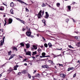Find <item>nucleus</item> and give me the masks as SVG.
<instances>
[{
  "label": "nucleus",
  "mask_w": 80,
  "mask_h": 80,
  "mask_svg": "<svg viewBox=\"0 0 80 80\" xmlns=\"http://www.w3.org/2000/svg\"><path fill=\"white\" fill-rule=\"evenodd\" d=\"M2 74H0V78H1V77H2Z\"/></svg>",
  "instance_id": "61"
},
{
  "label": "nucleus",
  "mask_w": 80,
  "mask_h": 80,
  "mask_svg": "<svg viewBox=\"0 0 80 80\" xmlns=\"http://www.w3.org/2000/svg\"><path fill=\"white\" fill-rule=\"evenodd\" d=\"M59 66H63V65H62V64H59Z\"/></svg>",
  "instance_id": "55"
},
{
  "label": "nucleus",
  "mask_w": 80,
  "mask_h": 80,
  "mask_svg": "<svg viewBox=\"0 0 80 80\" xmlns=\"http://www.w3.org/2000/svg\"><path fill=\"white\" fill-rule=\"evenodd\" d=\"M10 12L11 14H13V9H11L10 10Z\"/></svg>",
  "instance_id": "25"
},
{
  "label": "nucleus",
  "mask_w": 80,
  "mask_h": 80,
  "mask_svg": "<svg viewBox=\"0 0 80 80\" xmlns=\"http://www.w3.org/2000/svg\"><path fill=\"white\" fill-rule=\"evenodd\" d=\"M18 2H20V3H25V4H26V5H28V4H27L26 3L22 1L21 0H17Z\"/></svg>",
  "instance_id": "9"
},
{
  "label": "nucleus",
  "mask_w": 80,
  "mask_h": 80,
  "mask_svg": "<svg viewBox=\"0 0 80 80\" xmlns=\"http://www.w3.org/2000/svg\"><path fill=\"white\" fill-rule=\"evenodd\" d=\"M38 76H40V74L38 73L36 74L35 77H38Z\"/></svg>",
  "instance_id": "31"
},
{
  "label": "nucleus",
  "mask_w": 80,
  "mask_h": 80,
  "mask_svg": "<svg viewBox=\"0 0 80 80\" xmlns=\"http://www.w3.org/2000/svg\"><path fill=\"white\" fill-rule=\"evenodd\" d=\"M66 22H68V19H66Z\"/></svg>",
  "instance_id": "50"
},
{
  "label": "nucleus",
  "mask_w": 80,
  "mask_h": 80,
  "mask_svg": "<svg viewBox=\"0 0 80 80\" xmlns=\"http://www.w3.org/2000/svg\"><path fill=\"white\" fill-rule=\"evenodd\" d=\"M21 74V72H19L18 73V75H20Z\"/></svg>",
  "instance_id": "53"
},
{
  "label": "nucleus",
  "mask_w": 80,
  "mask_h": 80,
  "mask_svg": "<svg viewBox=\"0 0 80 80\" xmlns=\"http://www.w3.org/2000/svg\"><path fill=\"white\" fill-rule=\"evenodd\" d=\"M24 65H25V66H27V64L26 63H25L24 64Z\"/></svg>",
  "instance_id": "59"
},
{
  "label": "nucleus",
  "mask_w": 80,
  "mask_h": 80,
  "mask_svg": "<svg viewBox=\"0 0 80 80\" xmlns=\"http://www.w3.org/2000/svg\"><path fill=\"white\" fill-rule=\"evenodd\" d=\"M50 56H40V57H41V58H42L43 57H50Z\"/></svg>",
  "instance_id": "20"
},
{
  "label": "nucleus",
  "mask_w": 80,
  "mask_h": 80,
  "mask_svg": "<svg viewBox=\"0 0 80 80\" xmlns=\"http://www.w3.org/2000/svg\"><path fill=\"white\" fill-rule=\"evenodd\" d=\"M45 60V59H40L39 60V62H41V61H44Z\"/></svg>",
  "instance_id": "40"
},
{
  "label": "nucleus",
  "mask_w": 80,
  "mask_h": 80,
  "mask_svg": "<svg viewBox=\"0 0 80 80\" xmlns=\"http://www.w3.org/2000/svg\"><path fill=\"white\" fill-rule=\"evenodd\" d=\"M25 29L23 28L22 30V32H24V31H25Z\"/></svg>",
  "instance_id": "52"
},
{
  "label": "nucleus",
  "mask_w": 80,
  "mask_h": 80,
  "mask_svg": "<svg viewBox=\"0 0 80 80\" xmlns=\"http://www.w3.org/2000/svg\"><path fill=\"white\" fill-rule=\"evenodd\" d=\"M16 19H17V20H18V21H20V20H21V19H20V18H15Z\"/></svg>",
  "instance_id": "38"
},
{
  "label": "nucleus",
  "mask_w": 80,
  "mask_h": 80,
  "mask_svg": "<svg viewBox=\"0 0 80 80\" xmlns=\"http://www.w3.org/2000/svg\"><path fill=\"white\" fill-rule=\"evenodd\" d=\"M48 45L49 47H52V43H51L50 42H49L48 43Z\"/></svg>",
  "instance_id": "18"
},
{
  "label": "nucleus",
  "mask_w": 80,
  "mask_h": 80,
  "mask_svg": "<svg viewBox=\"0 0 80 80\" xmlns=\"http://www.w3.org/2000/svg\"><path fill=\"white\" fill-rule=\"evenodd\" d=\"M13 21V19L11 18H9L8 19V22L9 24H11V23H12V22Z\"/></svg>",
  "instance_id": "7"
},
{
  "label": "nucleus",
  "mask_w": 80,
  "mask_h": 80,
  "mask_svg": "<svg viewBox=\"0 0 80 80\" xmlns=\"http://www.w3.org/2000/svg\"><path fill=\"white\" fill-rule=\"evenodd\" d=\"M24 52H26V53H27V49H24Z\"/></svg>",
  "instance_id": "54"
},
{
  "label": "nucleus",
  "mask_w": 80,
  "mask_h": 80,
  "mask_svg": "<svg viewBox=\"0 0 80 80\" xmlns=\"http://www.w3.org/2000/svg\"><path fill=\"white\" fill-rule=\"evenodd\" d=\"M12 49L13 50H16V51H17L18 50L17 48L15 47H12Z\"/></svg>",
  "instance_id": "23"
},
{
  "label": "nucleus",
  "mask_w": 80,
  "mask_h": 80,
  "mask_svg": "<svg viewBox=\"0 0 80 80\" xmlns=\"http://www.w3.org/2000/svg\"><path fill=\"white\" fill-rule=\"evenodd\" d=\"M4 8L3 6H1L0 7V10H4Z\"/></svg>",
  "instance_id": "15"
},
{
  "label": "nucleus",
  "mask_w": 80,
  "mask_h": 80,
  "mask_svg": "<svg viewBox=\"0 0 80 80\" xmlns=\"http://www.w3.org/2000/svg\"><path fill=\"white\" fill-rule=\"evenodd\" d=\"M42 10H41L38 14V18H40L42 17Z\"/></svg>",
  "instance_id": "1"
},
{
  "label": "nucleus",
  "mask_w": 80,
  "mask_h": 80,
  "mask_svg": "<svg viewBox=\"0 0 80 80\" xmlns=\"http://www.w3.org/2000/svg\"><path fill=\"white\" fill-rule=\"evenodd\" d=\"M42 67L43 68H48V66L47 65H42Z\"/></svg>",
  "instance_id": "6"
},
{
  "label": "nucleus",
  "mask_w": 80,
  "mask_h": 80,
  "mask_svg": "<svg viewBox=\"0 0 80 80\" xmlns=\"http://www.w3.org/2000/svg\"><path fill=\"white\" fill-rule=\"evenodd\" d=\"M28 78H31V76L30 75V74H28Z\"/></svg>",
  "instance_id": "37"
},
{
  "label": "nucleus",
  "mask_w": 80,
  "mask_h": 80,
  "mask_svg": "<svg viewBox=\"0 0 80 80\" xmlns=\"http://www.w3.org/2000/svg\"><path fill=\"white\" fill-rule=\"evenodd\" d=\"M26 48H30V44L29 43H28L26 44Z\"/></svg>",
  "instance_id": "14"
},
{
  "label": "nucleus",
  "mask_w": 80,
  "mask_h": 80,
  "mask_svg": "<svg viewBox=\"0 0 80 80\" xmlns=\"http://www.w3.org/2000/svg\"><path fill=\"white\" fill-rule=\"evenodd\" d=\"M68 10H71V6H68Z\"/></svg>",
  "instance_id": "27"
},
{
  "label": "nucleus",
  "mask_w": 80,
  "mask_h": 80,
  "mask_svg": "<svg viewBox=\"0 0 80 80\" xmlns=\"http://www.w3.org/2000/svg\"><path fill=\"white\" fill-rule=\"evenodd\" d=\"M20 21L21 23H22L23 24H25V21H23L22 20H21Z\"/></svg>",
  "instance_id": "30"
},
{
  "label": "nucleus",
  "mask_w": 80,
  "mask_h": 80,
  "mask_svg": "<svg viewBox=\"0 0 80 80\" xmlns=\"http://www.w3.org/2000/svg\"><path fill=\"white\" fill-rule=\"evenodd\" d=\"M46 16H45V17L46 18H48V17H49V14L48 13V12H46Z\"/></svg>",
  "instance_id": "3"
},
{
  "label": "nucleus",
  "mask_w": 80,
  "mask_h": 80,
  "mask_svg": "<svg viewBox=\"0 0 80 80\" xmlns=\"http://www.w3.org/2000/svg\"><path fill=\"white\" fill-rule=\"evenodd\" d=\"M32 50H33L34 49H35V50H37V46L33 45V46L31 48Z\"/></svg>",
  "instance_id": "4"
},
{
  "label": "nucleus",
  "mask_w": 80,
  "mask_h": 80,
  "mask_svg": "<svg viewBox=\"0 0 80 80\" xmlns=\"http://www.w3.org/2000/svg\"><path fill=\"white\" fill-rule=\"evenodd\" d=\"M31 38H33L34 36H31Z\"/></svg>",
  "instance_id": "63"
},
{
  "label": "nucleus",
  "mask_w": 80,
  "mask_h": 80,
  "mask_svg": "<svg viewBox=\"0 0 80 80\" xmlns=\"http://www.w3.org/2000/svg\"><path fill=\"white\" fill-rule=\"evenodd\" d=\"M74 37L77 40V39H78V36H75V37Z\"/></svg>",
  "instance_id": "43"
},
{
  "label": "nucleus",
  "mask_w": 80,
  "mask_h": 80,
  "mask_svg": "<svg viewBox=\"0 0 80 80\" xmlns=\"http://www.w3.org/2000/svg\"><path fill=\"white\" fill-rule=\"evenodd\" d=\"M70 70H71L70 68H68V72H69V71H70Z\"/></svg>",
  "instance_id": "47"
},
{
  "label": "nucleus",
  "mask_w": 80,
  "mask_h": 80,
  "mask_svg": "<svg viewBox=\"0 0 80 80\" xmlns=\"http://www.w3.org/2000/svg\"><path fill=\"white\" fill-rule=\"evenodd\" d=\"M73 19V20L74 22H76V21H75V20L73 19Z\"/></svg>",
  "instance_id": "60"
},
{
  "label": "nucleus",
  "mask_w": 80,
  "mask_h": 80,
  "mask_svg": "<svg viewBox=\"0 0 80 80\" xmlns=\"http://www.w3.org/2000/svg\"><path fill=\"white\" fill-rule=\"evenodd\" d=\"M12 71V68H10L8 70V72H11Z\"/></svg>",
  "instance_id": "17"
},
{
  "label": "nucleus",
  "mask_w": 80,
  "mask_h": 80,
  "mask_svg": "<svg viewBox=\"0 0 80 80\" xmlns=\"http://www.w3.org/2000/svg\"><path fill=\"white\" fill-rule=\"evenodd\" d=\"M27 60H28V59H24L23 60V61L22 62H25V61H27Z\"/></svg>",
  "instance_id": "39"
},
{
  "label": "nucleus",
  "mask_w": 80,
  "mask_h": 80,
  "mask_svg": "<svg viewBox=\"0 0 80 80\" xmlns=\"http://www.w3.org/2000/svg\"><path fill=\"white\" fill-rule=\"evenodd\" d=\"M3 17H6V15L5 14H4L3 15Z\"/></svg>",
  "instance_id": "58"
},
{
  "label": "nucleus",
  "mask_w": 80,
  "mask_h": 80,
  "mask_svg": "<svg viewBox=\"0 0 80 80\" xmlns=\"http://www.w3.org/2000/svg\"><path fill=\"white\" fill-rule=\"evenodd\" d=\"M25 9H26V12H29V10H28V9L27 8H26Z\"/></svg>",
  "instance_id": "35"
},
{
  "label": "nucleus",
  "mask_w": 80,
  "mask_h": 80,
  "mask_svg": "<svg viewBox=\"0 0 80 80\" xmlns=\"http://www.w3.org/2000/svg\"><path fill=\"white\" fill-rule=\"evenodd\" d=\"M5 37H3V38H2V40H3V42H2V40H1V45H3V43H4V39H5Z\"/></svg>",
  "instance_id": "8"
},
{
  "label": "nucleus",
  "mask_w": 80,
  "mask_h": 80,
  "mask_svg": "<svg viewBox=\"0 0 80 80\" xmlns=\"http://www.w3.org/2000/svg\"><path fill=\"white\" fill-rule=\"evenodd\" d=\"M46 54L45 53L43 52V53H42V56H43V57H45L46 56H45Z\"/></svg>",
  "instance_id": "24"
},
{
  "label": "nucleus",
  "mask_w": 80,
  "mask_h": 80,
  "mask_svg": "<svg viewBox=\"0 0 80 80\" xmlns=\"http://www.w3.org/2000/svg\"><path fill=\"white\" fill-rule=\"evenodd\" d=\"M21 46H24V44L23 42H22L20 44Z\"/></svg>",
  "instance_id": "34"
},
{
  "label": "nucleus",
  "mask_w": 80,
  "mask_h": 80,
  "mask_svg": "<svg viewBox=\"0 0 80 80\" xmlns=\"http://www.w3.org/2000/svg\"><path fill=\"white\" fill-rule=\"evenodd\" d=\"M77 46L78 47H80V42H78L77 43Z\"/></svg>",
  "instance_id": "16"
},
{
  "label": "nucleus",
  "mask_w": 80,
  "mask_h": 80,
  "mask_svg": "<svg viewBox=\"0 0 80 80\" xmlns=\"http://www.w3.org/2000/svg\"><path fill=\"white\" fill-rule=\"evenodd\" d=\"M10 7H13V6H14V4H13V2H12L10 4Z\"/></svg>",
  "instance_id": "19"
},
{
  "label": "nucleus",
  "mask_w": 80,
  "mask_h": 80,
  "mask_svg": "<svg viewBox=\"0 0 80 80\" xmlns=\"http://www.w3.org/2000/svg\"><path fill=\"white\" fill-rule=\"evenodd\" d=\"M0 31H1L2 32H3V29H0Z\"/></svg>",
  "instance_id": "46"
},
{
  "label": "nucleus",
  "mask_w": 80,
  "mask_h": 80,
  "mask_svg": "<svg viewBox=\"0 0 80 80\" xmlns=\"http://www.w3.org/2000/svg\"><path fill=\"white\" fill-rule=\"evenodd\" d=\"M18 65H16V66H14L13 68L14 70H17V68H18Z\"/></svg>",
  "instance_id": "11"
},
{
  "label": "nucleus",
  "mask_w": 80,
  "mask_h": 80,
  "mask_svg": "<svg viewBox=\"0 0 80 80\" xmlns=\"http://www.w3.org/2000/svg\"><path fill=\"white\" fill-rule=\"evenodd\" d=\"M44 14V11L43 10L42 12V15H43V14Z\"/></svg>",
  "instance_id": "45"
},
{
  "label": "nucleus",
  "mask_w": 80,
  "mask_h": 80,
  "mask_svg": "<svg viewBox=\"0 0 80 80\" xmlns=\"http://www.w3.org/2000/svg\"><path fill=\"white\" fill-rule=\"evenodd\" d=\"M76 73H75V74H74V75H73V78H75V77L76 76Z\"/></svg>",
  "instance_id": "42"
},
{
  "label": "nucleus",
  "mask_w": 80,
  "mask_h": 80,
  "mask_svg": "<svg viewBox=\"0 0 80 80\" xmlns=\"http://www.w3.org/2000/svg\"><path fill=\"white\" fill-rule=\"evenodd\" d=\"M18 57H19V58H23V57L20 55H18Z\"/></svg>",
  "instance_id": "41"
},
{
  "label": "nucleus",
  "mask_w": 80,
  "mask_h": 80,
  "mask_svg": "<svg viewBox=\"0 0 80 80\" xmlns=\"http://www.w3.org/2000/svg\"><path fill=\"white\" fill-rule=\"evenodd\" d=\"M48 62H49V63H53V62L51 60L48 61Z\"/></svg>",
  "instance_id": "36"
},
{
  "label": "nucleus",
  "mask_w": 80,
  "mask_h": 80,
  "mask_svg": "<svg viewBox=\"0 0 80 80\" xmlns=\"http://www.w3.org/2000/svg\"><path fill=\"white\" fill-rule=\"evenodd\" d=\"M5 64H6V63L2 65V67H4V66H5Z\"/></svg>",
  "instance_id": "49"
},
{
  "label": "nucleus",
  "mask_w": 80,
  "mask_h": 80,
  "mask_svg": "<svg viewBox=\"0 0 80 80\" xmlns=\"http://www.w3.org/2000/svg\"><path fill=\"white\" fill-rule=\"evenodd\" d=\"M42 39H43V40H44V41H45V38H43V37H42Z\"/></svg>",
  "instance_id": "62"
},
{
  "label": "nucleus",
  "mask_w": 80,
  "mask_h": 80,
  "mask_svg": "<svg viewBox=\"0 0 80 80\" xmlns=\"http://www.w3.org/2000/svg\"><path fill=\"white\" fill-rule=\"evenodd\" d=\"M37 51H35L34 52H32V55H34L37 54Z\"/></svg>",
  "instance_id": "21"
},
{
  "label": "nucleus",
  "mask_w": 80,
  "mask_h": 80,
  "mask_svg": "<svg viewBox=\"0 0 80 80\" xmlns=\"http://www.w3.org/2000/svg\"><path fill=\"white\" fill-rule=\"evenodd\" d=\"M66 75L62 73L60 74V76L61 77H62V78H65V77Z\"/></svg>",
  "instance_id": "12"
},
{
  "label": "nucleus",
  "mask_w": 80,
  "mask_h": 80,
  "mask_svg": "<svg viewBox=\"0 0 80 80\" xmlns=\"http://www.w3.org/2000/svg\"><path fill=\"white\" fill-rule=\"evenodd\" d=\"M68 47H69V48H73V47H72L70 45H69L68 46Z\"/></svg>",
  "instance_id": "44"
},
{
  "label": "nucleus",
  "mask_w": 80,
  "mask_h": 80,
  "mask_svg": "<svg viewBox=\"0 0 80 80\" xmlns=\"http://www.w3.org/2000/svg\"><path fill=\"white\" fill-rule=\"evenodd\" d=\"M12 53V51H10L9 52H8V55H11V53Z\"/></svg>",
  "instance_id": "32"
},
{
  "label": "nucleus",
  "mask_w": 80,
  "mask_h": 80,
  "mask_svg": "<svg viewBox=\"0 0 80 80\" xmlns=\"http://www.w3.org/2000/svg\"><path fill=\"white\" fill-rule=\"evenodd\" d=\"M15 56V54H12L9 58V60H10V59H12V58H13V57H14V56Z\"/></svg>",
  "instance_id": "10"
},
{
  "label": "nucleus",
  "mask_w": 80,
  "mask_h": 80,
  "mask_svg": "<svg viewBox=\"0 0 80 80\" xmlns=\"http://www.w3.org/2000/svg\"><path fill=\"white\" fill-rule=\"evenodd\" d=\"M37 51L39 53H41L42 52V49L40 48H39L37 50Z\"/></svg>",
  "instance_id": "22"
},
{
  "label": "nucleus",
  "mask_w": 80,
  "mask_h": 80,
  "mask_svg": "<svg viewBox=\"0 0 80 80\" xmlns=\"http://www.w3.org/2000/svg\"><path fill=\"white\" fill-rule=\"evenodd\" d=\"M37 72V70H35V71H34V72H33V73H34H34H35V72Z\"/></svg>",
  "instance_id": "57"
},
{
  "label": "nucleus",
  "mask_w": 80,
  "mask_h": 80,
  "mask_svg": "<svg viewBox=\"0 0 80 80\" xmlns=\"http://www.w3.org/2000/svg\"><path fill=\"white\" fill-rule=\"evenodd\" d=\"M26 54L27 55H29V56H31V52L28 51L26 52Z\"/></svg>",
  "instance_id": "5"
},
{
  "label": "nucleus",
  "mask_w": 80,
  "mask_h": 80,
  "mask_svg": "<svg viewBox=\"0 0 80 80\" xmlns=\"http://www.w3.org/2000/svg\"><path fill=\"white\" fill-rule=\"evenodd\" d=\"M8 20V19H7V18H5L4 21H5V23L4 25V26H5L6 25V24H7V21Z\"/></svg>",
  "instance_id": "13"
},
{
  "label": "nucleus",
  "mask_w": 80,
  "mask_h": 80,
  "mask_svg": "<svg viewBox=\"0 0 80 80\" xmlns=\"http://www.w3.org/2000/svg\"><path fill=\"white\" fill-rule=\"evenodd\" d=\"M42 22L44 23V26H45V21L44 20H43L42 21Z\"/></svg>",
  "instance_id": "28"
},
{
  "label": "nucleus",
  "mask_w": 80,
  "mask_h": 80,
  "mask_svg": "<svg viewBox=\"0 0 80 80\" xmlns=\"http://www.w3.org/2000/svg\"><path fill=\"white\" fill-rule=\"evenodd\" d=\"M70 68V69L71 70H73V69L74 68L73 67H72V68Z\"/></svg>",
  "instance_id": "48"
},
{
  "label": "nucleus",
  "mask_w": 80,
  "mask_h": 80,
  "mask_svg": "<svg viewBox=\"0 0 80 80\" xmlns=\"http://www.w3.org/2000/svg\"><path fill=\"white\" fill-rule=\"evenodd\" d=\"M44 46L45 47H46V48L48 47V44H47L45 43L44 44Z\"/></svg>",
  "instance_id": "26"
},
{
  "label": "nucleus",
  "mask_w": 80,
  "mask_h": 80,
  "mask_svg": "<svg viewBox=\"0 0 80 80\" xmlns=\"http://www.w3.org/2000/svg\"><path fill=\"white\" fill-rule=\"evenodd\" d=\"M39 35H39V34H38L37 35V37H39Z\"/></svg>",
  "instance_id": "64"
},
{
  "label": "nucleus",
  "mask_w": 80,
  "mask_h": 80,
  "mask_svg": "<svg viewBox=\"0 0 80 80\" xmlns=\"http://www.w3.org/2000/svg\"><path fill=\"white\" fill-rule=\"evenodd\" d=\"M31 33H32V32L30 31H28L26 32V34L28 37H30V35H31Z\"/></svg>",
  "instance_id": "2"
},
{
  "label": "nucleus",
  "mask_w": 80,
  "mask_h": 80,
  "mask_svg": "<svg viewBox=\"0 0 80 80\" xmlns=\"http://www.w3.org/2000/svg\"><path fill=\"white\" fill-rule=\"evenodd\" d=\"M46 6V5L44 4V3H43V4L42 5V7H45Z\"/></svg>",
  "instance_id": "33"
},
{
  "label": "nucleus",
  "mask_w": 80,
  "mask_h": 80,
  "mask_svg": "<svg viewBox=\"0 0 80 80\" xmlns=\"http://www.w3.org/2000/svg\"><path fill=\"white\" fill-rule=\"evenodd\" d=\"M75 2H73L72 4H73V5L75 4Z\"/></svg>",
  "instance_id": "56"
},
{
  "label": "nucleus",
  "mask_w": 80,
  "mask_h": 80,
  "mask_svg": "<svg viewBox=\"0 0 80 80\" xmlns=\"http://www.w3.org/2000/svg\"><path fill=\"white\" fill-rule=\"evenodd\" d=\"M22 73H25V71H23L22 72Z\"/></svg>",
  "instance_id": "51"
},
{
  "label": "nucleus",
  "mask_w": 80,
  "mask_h": 80,
  "mask_svg": "<svg viewBox=\"0 0 80 80\" xmlns=\"http://www.w3.org/2000/svg\"><path fill=\"white\" fill-rule=\"evenodd\" d=\"M60 4L59 3H57V6L58 7H60Z\"/></svg>",
  "instance_id": "29"
}]
</instances>
